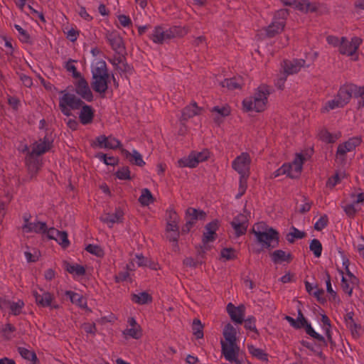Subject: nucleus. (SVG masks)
<instances>
[{"label": "nucleus", "mask_w": 364, "mask_h": 364, "mask_svg": "<svg viewBox=\"0 0 364 364\" xmlns=\"http://www.w3.org/2000/svg\"><path fill=\"white\" fill-rule=\"evenodd\" d=\"M270 92L267 85H261L257 89L254 97L245 99L242 102L243 108L246 112H262L265 109L267 97Z\"/></svg>", "instance_id": "obj_1"}, {"label": "nucleus", "mask_w": 364, "mask_h": 364, "mask_svg": "<svg viewBox=\"0 0 364 364\" xmlns=\"http://www.w3.org/2000/svg\"><path fill=\"white\" fill-rule=\"evenodd\" d=\"M251 232L256 237V242L264 248H274L279 245V234L272 228L261 230L259 225L257 226V228L254 226Z\"/></svg>", "instance_id": "obj_2"}, {"label": "nucleus", "mask_w": 364, "mask_h": 364, "mask_svg": "<svg viewBox=\"0 0 364 364\" xmlns=\"http://www.w3.org/2000/svg\"><path fill=\"white\" fill-rule=\"evenodd\" d=\"M188 31L189 29L188 28L179 26H173L164 31L161 26H158L155 27L150 38L155 43L162 44L167 40L176 37H183Z\"/></svg>", "instance_id": "obj_3"}, {"label": "nucleus", "mask_w": 364, "mask_h": 364, "mask_svg": "<svg viewBox=\"0 0 364 364\" xmlns=\"http://www.w3.org/2000/svg\"><path fill=\"white\" fill-rule=\"evenodd\" d=\"M305 158L301 154H296L291 164H284L275 171L272 178H277L281 175L287 174L291 178H296L299 176Z\"/></svg>", "instance_id": "obj_4"}, {"label": "nucleus", "mask_w": 364, "mask_h": 364, "mask_svg": "<svg viewBox=\"0 0 364 364\" xmlns=\"http://www.w3.org/2000/svg\"><path fill=\"white\" fill-rule=\"evenodd\" d=\"M205 232L203 233L202 242L203 247H200L198 250L199 255H203L206 250L209 249V247L206 245L209 242H213L216 237V230L218 229V221L215 220L208 223L205 227Z\"/></svg>", "instance_id": "obj_5"}, {"label": "nucleus", "mask_w": 364, "mask_h": 364, "mask_svg": "<svg viewBox=\"0 0 364 364\" xmlns=\"http://www.w3.org/2000/svg\"><path fill=\"white\" fill-rule=\"evenodd\" d=\"M209 157L208 151L200 152H192L186 158L181 159L178 161L180 167H196L200 162L204 161Z\"/></svg>", "instance_id": "obj_6"}, {"label": "nucleus", "mask_w": 364, "mask_h": 364, "mask_svg": "<svg viewBox=\"0 0 364 364\" xmlns=\"http://www.w3.org/2000/svg\"><path fill=\"white\" fill-rule=\"evenodd\" d=\"M282 2L289 6H294L298 10L304 12H316L318 9L320 4L318 3H311L308 0H281Z\"/></svg>", "instance_id": "obj_7"}, {"label": "nucleus", "mask_w": 364, "mask_h": 364, "mask_svg": "<svg viewBox=\"0 0 364 364\" xmlns=\"http://www.w3.org/2000/svg\"><path fill=\"white\" fill-rule=\"evenodd\" d=\"M33 295L35 297L36 302L42 307H50L51 309H58L59 305L55 304L54 296L50 293L40 289L39 291H33Z\"/></svg>", "instance_id": "obj_8"}, {"label": "nucleus", "mask_w": 364, "mask_h": 364, "mask_svg": "<svg viewBox=\"0 0 364 364\" xmlns=\"http://www.w3.org/2000/svg\"><path fill=\"white\" fill-rule=\"evenodd\" d=\"M361 43L362 39L358 37L352 38L350 42H348L346 37H342L339 52L342 55H353L356 53Z\"/></svg>", "instance_id": "obj_9"}, {"label": "nucleus", "mask_w": 364, "mask_h": 364, "mask_svg": "<svg viewBox=\"0 0 364 364\" xmlns=\"http://www.w3.org/2000/svg\"><path fill=\"white\" fill-rule=\"evenodd\" d=\"M288 11L285 9H281L277 12V16L281 17L282 19L278 21H273L266 28V34L269 38L274 37L276 34L282 31L285 26L284 18L287 16Z\"/></svg>", "instance_id": "obj_10"}, {"label": "nucleus", "mask_w": 364, "mask_h": 364, "mask_svg": "<svg viewBox=\"0 0 364 364\" xmlns=\"http://www.w3.org/2000/svg\"><path fill=\"white\" fill-rule=\"evenodd\" d=\"M251 159L249 154L243 152L232 162V168L238 172L240 175L250 174V165Z\"/></svg>", "instance_id": "obj_11"}, {"label": "nucleus", "mask_w": 364, "mask_h": 364, "mask_svg": "<svg viewBox=\"0 0 364 364\" xmlns=\"http://www.w3.org/2000/svg\"><path fill=\"white\" fill-rule=\"evenodd\" d=\"M222 354L225 358L230 362L239 361L238 355L240 352V348L237 345V343H226L225 341H221Z\"/></svg>", "instance_id": "obj_12"}, {"label": "nucleus", "mask_w": 364, "mask_h": 364, "mask_svg": "<svg viewBox=\"0 0 364 364\" xmlns=\"http://www.w3.org/2000/svg\"><path fill=\"white\" fill-rule=\"evenodd\" d=\"M105 38L116 53L118 54L123 53L125 50V46L122 38L117 31H107Z\"/></svg>", "instance_id": "obj_13"}, {"label": "nucleus", "mask_w": 364, "mask_h": 364, "mask_svg": "<svg viewBox=\"0 0 364 364\" xmlns=\"http://www.w3.org/2000/svg\"><path fill=\"white\" fill-rule=\"evenodd\" d=\"M52 143L53 140L48 135H46L43 139H40L38 141L33 144L30 155L33 156L43 154L50 149L52 147Z\"/></svg>", "instance_id": "obj_14"}, {"label": "nucleus", "mask_w": 364, "mask_h": 364, "mask_svg": "<svg viewBox=\"0 0 364 364\" xmlns=\"http://www.w3.org/2000/svg\"><path fill=\"white\" fill-rule=\"evenodd\" d=\"M75 92L87 102H91L93 100V95L90 89L88 83L82 77H80L75 84Z\"/></svg>", "instance_id": "obj_15"}, {"label": "nucleus", "mask_w": 364, "mask_h": 364, "mask_svg": "<svg viewBox=\"0 0 364 364\" xmlns=\"http://www.w3.org/2000/svg\"><path fill=\"white\" fill-rule=\"evenodd\" d=\"M226 309L232 321L240 324L243 323L245 309L244 305L236 307L232 303H229Z\"/></svg>", "instance_id": "obj_16"}, {"label": "nucleus", "mask_w": 364, "mask_h": 364, "mask_svg": "<svg viewBox=\"0 0 364 364\" xmlns=\"http://www.w3.org/2000/svg\"><path fill=\"white\" fill-rule=\"evenodd\" d=\"M305 63L304 59L286 60L283 61L282 65L284 72L289 75L297 73L302 67H304Z\"/></svg>", "instance_id": "obj_17"}, {"label": "nucleus", "mask_w": 364, "mask_h": 364, "mask_svg": "<svg viewBox=\"0 0 364 364\" xmlns=\"http://www.w3.org/2000/svg\"><path fill=\"white\" fill-rule=\"evenodd\" d=\"M60 93H63V95L60 97L59 101L68 106L72 109H77L85 103L74 94L68 93L65 91H61Z\"/></svg>", "instance_id": "obj_18"}, {"label": "nucleus", "mask_w": 364, "mask_h": 364, "mask_svg": "<svg viewBox=\"0 0 364 364\" xmlns=\"http://www.w3.org/2000/svg\"><path fill=\"white\" fill-rule=\"evenodd\" d=\"M109 82V76H99L95 78H92L91 82V86L95 92L100 93L102 95V97H104L105 92L108 90Z\"/></svg>", "instance_id": "obj_19"}, {"label": "nucleus", "mask_w": 364, "mask_h": 364, "mask_svg": "<svg viewBox=\"0 0 364 364\" xmlns=\"http://www.w3.org/2000/svg\"><path fill=\"white\" fill-rule=\"evenodd\" d=\"M231 225L235 230L237 237L245 235L247 228V220L246 216L242 214H240L233 218L231 222Z\"/></svg>", "instance_id": "obj_20"}, {"label": "nucleus", "mask_w": 364, "mask_h": 364, "mask_svg": "<svg viewBox=\"0 0 364 364\" xmlns=\"http://www.w3.org/2000/svg\"><path fill=\"white\" fill-rule=\"evenodd\" d=\"M124 213L120 208H117L113 213H107L100 217L101 221L112 227L114 223H122Z\"/></svg>", "instance_id": "obj_21"}, {"label": "nucleus", "mask_w": 364, "mask_h": 364, "mask_svg": "<svg viewBox=\"0 0 364 364\" xmlns=\"http://www.w3.org/2000/svg\"><path fill=\"white\" fill-rule=\"evenodd\" d=\"M270 257L272 261L274 264H280L284 262L289 263L293 259V257L290 252H286L282 250H277L272 252L270 254Z\"/></svg>", "instance_id": "obj_22"}, {"label": "nucleus", "mask_w": 364, "mask_h": 364, "mask_svg": "<svg viewBox=\"0 0 364 364\" xmlns=\"http://www.w3.org/2000/svg\"><path fill=\"white\" fill-rule=\"evenodd\" d=\"M53 233L58 235L57 242L62 246L63 248H67L70 245V242L68 238V233L65 231H60L54 228H51L47 231L48 237H53Z\"/></svg>", "instance_id": "obj_23"}, {"label": "nucleus", "mask_w": 364, "mask_h": 364, "mask_svg": "<svg viewBox=\"0 0 364 364\" xmlns=\"http://www.w3.org/2000/svg\"><path fill=\"white\" fill-rule=\"evenodd\" d=\"M201 108L198 107L196 102H193L186 106L182 111L181 121H187L188 119L200 114Z\"/></svg>", "instance_id": "obj_24"}, {"label": "nucleus", "mask_w": 364, "mask_h": 364, "mask_svg": "<svg viewBox=\"0 0 364 364\" xmlns=\"http://www.w3.org/2000/svg\"><path fill=\"white\" fill-rule=\"evenodd\" d=\"M81 107L82 109L79 114L80 122L82 124H90L94 117V112L92 107L84 103Z\"/></svg>", "instance_id": "obj_25"}, {"label": "nucleus", "mask_w": 364, "mask_h": 364, "mask_svg": "<svg viewBox=\"0 0 364 364\" xmlns=\"http://www.w3.org/2000/svg\"><path fill=\"white\" fill-rule=\"evenodd\" d=\"M63 266L65 271L75 276H84L85 274V268L77 264H71L66 260L63 262Z\"/></svg>", "instance_id": "obj_26"}, {"label": "nucleus", "mask_w": 364, "mask_h": 364, "mask_svg": "<svg viewBox=\"0 0 364 364\" xmlns=\"http://www.w3.org/2000/svg\"><path fill=\"white\" fill-rule=\"evenodd\" d=\"M22 229L26 232H46L48 231L46 223L44 222L31 223V224H24Z\"/></svg>", "instance_id": "obj_27"}, {"label": "nucleus", "mask_w": 364, "mask_h": 364, "mask_svg": "<svg viewBox=\"0 0 364 364\" xmlns=\"http://www.w3.org/2000/svg\"><path fill=\"white\" fill-rule=\"evenodd\" d=\"M243 85V80L241 77H235L229 79H225L220 82V85L222 87H227L228 90H231L235 89H240Z\"/></svg>", "instance_id": "obj_28"}, {"label": "nucleus", "mask_w": 364, "mask_h": 364, "mask_svg": "<svg viewBox=\"0 0 364 364\" xmlns=\"http://www.w3.org/2000/svg\"><path fill=\"white\" fill-rule=\"evenodd\" d=\"M65 294L69 296L70 301L73 304H75L79 306L80 308L85 309L88 311H91L90 309L87 306V301L86 299L84 298L82 295H80L77 293L73 292L72 291H67Z\"/></svg>", "instance_id": "obj_29"}, {"label": "nucleus", "mask_w": 364, "mask_h": 364, "mask_svg": "<svg viewBox=\"0 0 364 364\" xmlns=\"http://www.w3.org/2000/svg\"><path fill=\"white\" fill-rule=\"evenodd\" d=\"M92 78H95L99 76H109L105 62L103 60L97 62L96 65L92 70Z\"/></svg>", "instance_id": "obj_30"}, {"label": "nucleus", "mask_w": 364, "mask_h": 364, "mask_svg": "<svg viewBox=\"0 0 364 364\" xmlns=\"http://www.w3.org/2000/svg\"><path fill=\"white\" fill-rule=\"evenodd\" d=\"M223 336L226 343H236V331L232 324L228 323L223 330Z\"/></svg>", "instance_id": "obj_31"}, {"label": "nucleus", "mask_w": 364, "mask_h": 364, "mask_svg": "<svg viewBox=\"0 0 364 364\" xmlns=\"http://www.w3.org/2000/svg\"><path fill=\"white\" fill-rule=\"evenodd\" d=\"M336 97L341 101V102L344 103L345 105H347L351 99L350 85L346 84L341 86L336 95Z\"/></svg>", "instance_id": "obj_32"}, {"label": "nucleus", "mask_w": 364, "mask_h": 364, "mask_svg": "<svg viewBox=\"0 0 364 364\" xmlns=\"http://www.w3.org/2000/svg\"><path fill=\"white\" fill-rule=\"evenodd\" d=\"M132 300L138 304L143 305L151 303L152 301V297L148 293L143 291L138 294H132Z\"/></svg>", "instance_id": "obj_33"}, {"label": "nucleus", "mask_w": 364, "mask_h": 364, "mask_svg": "<svg viewBox=\"0 0 364 364\" xmlns=\"http://www.w3.org/2000/svg\"><path fill=\"white\" fill-rule=\"evenodd\" d=\"M247 348H248L250 353L252 356H254L262 361H265V362L268 361V355L262 349L257 348L255 347L253 345H248Z\"/></svg>", "instance_id": "obj_34"}, {"label": "nucleus", "mask_w": 364, "mask_h": 364, "mask_svg": "<svg viewBox=\"0 0 364 364\" xmlns=\"http://www.w3.org/2000/svg\"><path fill=\"white\" fill-rule=\"evenodd\" d=\"M139 202L143 206H147L154 202L155 199L151 191L148 188H144L141 191V195L139 198Z\"/></svg>", "instance_id": "obj_35"}, {"label": "nucleus", "mask_w": 364, "mask_h": 364, "mask_svg": "<svg viewBox=\"0 0 364 364\" xmlns=\"http://www.w3.org/2000/svg\"><path fill=\"white\" fill-rule=\"evenodd\" d=\"M18 352L22 358L31 361L33 364H36L38 360L36 353L26 348L18 347Z\"/></svg>", "instance_id": "obj_36"}, {"label": "nucleus", "mask_w": 364, "mask_h": 364, "mask_svg": "<svg viewBox=\"0 0 364 364\" xmlns=\"http://www.w3.org/2000/svg\"><path fill=\"white\" fill-rule=\"evenodd\" d=\"M186 215L187 217L193 218V219L196 220H205L206 213L202 210H198L194 208H188L186 210Z\"/></svg>", "instance_id": "obj_37"}, {"label": "nucleus", "mask_w": 364, "mask_h": 364, "mask_svg": "<svg viewBox=\"0 0 364 364\" xmlns=\"http://www.w3.org/2000/svg\"><path fill=\"white\" fill-rule=\"evenodd\" d=\"M192 330L193 334L197 339L203 338V326L199 319L195 318L193 321Z\"/></svg>", "instance_id": "obj_38"}, {"label": "nucleus", "mask_w": 364, "mask_h": 364, "mask_svg": "<svg viewBox=\"0 0 364 364\" xmlns=\"http://www.w3.org/2000/svg\"><path fill=\"white\" fill-rule=\"evenodd\" d=\"M304 327H305L306 333L308 335H309L311 337L314 338V339L321 342L323 346H327V343H326V341L325 340L324 337L323 336L318 334L317 332H316L310 323H308Z\"/></svg>", "instance_id": "obj_39"}, {"label": "nucleus", "mask_w": 364, "mask_h": 364, "mask_svg": "<svg viewBox=\"0 0 364 364\" xmlns=\"http://www.w3.org/2000/svg\"><path fill=\"white\" fill-rule=\"evenodd\" d=\"M309 249L316 257H319L322 252V245L317 239H313L310 242Z\"/></svg>", "instance_id": "obj_40"}, {"label": "nucleus", "mask_w": 364, "mask_h": 364, "mask_svg": "<svg viewBox=\"0 0 364 364\" xmlns=\"http://www.w3.org/2000/svg\"><path fill=\"white\" fill-rule=\"evenodd\" d=\"M129 162L138 166H144L145 161L143 160L141 155L136 150H133L132 156L129 159Z\"/></svg>", "instance_id": "obj_41"}, {"label": "nucleus", "mask_w": 364, "mask_h": 364, "mask_svg": "<svg viewBox=\"0 0 364 364\" xmlns=\"http://www.w3.org/2000/svg\"><path fill=\"white\" fill-rule=\"evenodd\" d=\"M85 250L89 253L94 255L98 257H102L105 255L102 248L97 245L90 244L85 247Z\"/></svg>", "instance_id": "obj_42"}, {"label": "nucleus", "mask_w": 364, "mask_h": 364, "mask_svg": "<svg viewBox=\"0 0 364 364\" xmlns=\"http://www.w3.org/2000/svg\"><path fill=\"white\" fill-rule=\"evenodd\" d=\"M166 238L170 241L174 242L173 250L176 251L178 249V240L180 236L179 230L166 232Z\"/></svg>", "instance_id": "obj_43"}, {"label": "nucleus", "mask_w": 364, "mask_h": 364, "mask_svg": "<svg viewBox=\"0 0 364 364\" xmlns=\"http://www.w3.org/2000/svg\"><path fill=\"white\" fill-rule=\"evenodd\" d=\"M349 85L351 97H354L355 98H362L363 97H364V85L362 87H359L355 84L350 83Z\"/></svg>", "instance_id": "obj_44"}, {"label": "nucleus", "mask_w": 364, "mask_h": 364, "mask_svg": "<svg viewBox=\"0 0 364 364\" xmlns=\"http://www.w3.org/2000/svg\"><path fill=\"white\" fill-rule=\"evenodd\" d=\"M361 141L362 140L360 137H353L344 143V147H346V149L351 151L355 149L356 146H359Z\"/></svg>", "instance_id": "obj_45"}, {"label": "nucleus", "mask_w": 364, "mask_h": 364, "mask_svg": "<svg viewBox=\"0 0 364 364\" xmlns=\"http://www.w3.org/2000/svg\"><path fill=\"white\" fill-rule=\"evenodd\" d=\"M124 335H128L130 337L139 339L141 337V327L139 326H137L136 327H132L130 328H127L124 331Z\"/></svg>", "instance_id": "obj_46"}, {"label": "nucleus", "mask_w": 364, "mask_h": 364, "mask_svg": "<svg viewBox=\"0 0 364 364\" xmlns=\"http://www.w3.org/2000/svg\"><path fill=\"white\" fill-rule=\"evenodd\" d=\"M116 176L120 180H129L131 179L130 171L128 166H123L120 168L116 173Z\"/></svg>", "instance_id": "obj_47"}, {"label": "nucleus", "mask_w": 364, "mask_h": 364, "mask_svg": "<svg viewBox=\"0 0 364 364\" xmlns=\"http://www.w3.org/2000/svg\"><path fill=\"white\" fill-rule=\"evenodd\" d=\"M221 257L226 260L235 259L237 256L235 255V250L233 248H223L220 252Z\"/></svg>", "instance_id": "obj_48"}, {"label": "nucleus", "mask_w": 364, "mask_h": 364, "mask_svg": "<svg viewBox=\"0 0 364 364\" xmlns=\"http://www.w3.org/2000/svg\"><path fill=\"white\" fill-rule=\"evenodd\" d=\"M249 174L240 175L239 193L236 196L237 198H240L245 193L247 188V178Z\"/></svg>", "instance_id": "obj_49"}, {"label": "nucleus", "mask_w": 364, "mask_h": 364, "mask_svg": "<svg viewBox=\"0 0 364 364\" xmlns=\"http://www.w3.org/2000/svg\"><path fill=\"white\" fill-rule=\"evenodd\" d=\"M345 106L344 103L341 102V101L336 96L335 98L332 100L328 101L326 103L325 109H333L338 107H343Z\"/></svg>", "instance_id": "obj_50"}, {"label": "nucleus", "mask_w": 364, "mask_h": 364, "mask_svg": "<svg viewBox=\"0 0 364 364\" xmlns=\"http://www.w3.org/2000/svg\"><path fill=\"white\" fill-rule=\"evenodd\" d=\"M24 306V303L23 301L19 300L17 302H12L10 304V310L11 313L15 315H19L21 312V309Z\"/></svg>", "instance_id": "obj_51"}, {"label": "nucleus", "mask_w": 364, "mask_h": 364, "mask_svg": "<svg viewBox=\"0 0 364 364\" xmlns=\"http://www.w3.org/2000/svg\"><path fill=\"white\" fill-rule=\"evenodd\" d=\"M99 158L100 159H102L104 163L107 165H110V166H115V165H117L118 163H119V159L118 158H116V157H114V156H109L107 157L106 154H100L99 155Z\"/></svg>", "instance_id": "obj_52"}, {"label": "nucleus", "mask_w": 364, "mask_h": 364, "mask_svg": "<svg viewBox=\"0 0 364 364\" xmlns=\"http://www.w3.org/2000/svg\"><path fill=\"white\" fill-rule=\"evenodd\" d=\"M328 223V218L326 215H323L321 216L318 220L314 225V229L321 231L324 228H326Z\"/></svg>", "instance_id": "obj_53"}, {"label": "nucleus", "mask_w": 364, "mask_h": 364, "mask_svg": "<svg viewBox=\"0 0 364 364\" xmlns=\"http://www.w3.org/2000/svg\"><path fill=\"white\" fill-rule=\"evenodd\" d=\"M348 151H349V150L346 149L344 144H340L337 149L336 161L341 163L343 162L346 160L345 154Z\"/></svg>", "instance_id": "obj_54"}, {"label": "nucleus", "mask_w": 364, "mask_h": 364, "mask_svg": "<svg viewBox=\"0 0 364 364\" xmlns=\"http://www.w3.org/2000/svg\"><path fill=\"white\" fill-rule=\"evenodd\" d=\"M318 136L321 140L327 143H333L336 140L333 135L327 130H321L318 134Z\"/></svg>", "instance_id": "obj_55"}, {"label": "nucleus", "mask_w": 364, "mask_h": 364, "mask_svg": "<svg viewBox=\"0 0 364 364\" xmlns=\"http://www.w3.org/2000/svg\"><path fill=\"white\" fill-rule=\"evenodd\" d=\"M121 146V142L112 136H107V145H105L106 149H115Z\"/></svg>", "instance_id": "obj_56"}, {"label": "nucleus", "mask_w": 364, "mask_h": 364, "mask_svg": "<svg viewBox=\"0 0 364 364\" xmlns=\"http://www.w3.org/2000/svg\"><path fill=\"white\" fill-rule=\"evenodd\" d=\"M74 60L70 59L65 65V68L68 71L73 73V76L75 78H80L82 77L81 74L77 72L76 67L72 64Z\"/></svg>", "instance_id": "obj_57"}, {"label": "nucleus", "mask_w": 364, "mask_h": 364, "mask_svg": "<svg viewBox=\"0 0 364 364\" xmlns=\"http://www.w3.org/2000/svg\"><path fill=\"white\" fill-rule=\"evenodd\" d=\"M211 112H215L218 114H220L221 117H225L228 116L230 114V109L228 106H224L222 107L216 106V107H214L211 109Z\"/></svg>", "instance_id": "obj_58"}, {"label": "nucleus", "mask_w": 364, "mask_h": 364, "mask_svg": "<svg viewBox=\"0 0 364 364\" xmlns=\"http://www.w3.org/2000/svg\"><path fill=\"white\" fill-rule=\"evenodd\" d=\"M245 321V328L247 329H250V331H254L257 334L259 333L256 326H255V318L252 316L247 318Z\"/></svg>", "instance_id": "obj_59"}, {"label": "nucleus", "mask_w": 364, "mask_h": 364, "mask_svg": "<svg viewBox=\"0 0 364 364\" xmlns=\"http://www.w3.org/2000/svg\"><path fill=\"white\" fill-rule=\"evenodd\" d=\"M341 287L342 290L348 296L352 295L353 287L350 285L348 281L343 276L342 277Z\"/></svg>", "instance_id": "obj_60"}, {"label": "nucleus", "mask_w": 364, "mask_h": 364, "mask_svg": "<svg viewBox=\"0 0 364 364\" xmlns=\"http://www.w3.org/2000/svg\"><path fill=\"white\" fill-rule=\"evenodd\" d=\"M326 291L328 294H330L331 295V296L333 297V299L336 300V299L337 297V294H336V292L331 287V276L328 272H326Z\"/></svg>", "instance_id": "obj_61"}, {"label": "nucleus", "mask_w": 364, "mask_h": 364, "mask_svg": "<svg viewBox=\"0 0 364 364\" xmlns=\"http://www.w3.org/2000/svg\"><path fill=\"white\" fill-rule=\"evenodd\" d=\"M15 28L18 31L21 37L20 39L21 41L28 43L30 39L29 34L25 31L23 28H22L19 25L16 24L14 26Z\"/></svg>", "instance_id": "obj_62"}, {"label": "nucleus", "mask_w": 364, "mask_h": 364, "mask_svg": "<svg viewBox=\"0 0 364 364\" xmlns=\"http://www.w3.org/2000/svg\"><path fill=\"white\" fill-rule=\"evenodd\" d=\"M28 169L31 171H37L40 167V163L38 160L33 159V156L30 155V158L27 162Z\"/></svg>", "instance_id": "obj_63"}, {"label": "nucleus", "mask_w": 364, "mask_h": 364, "mask_svg": "<svg viewBox=\"0 0 364 364\" xmlns=\"http://www.w3.org/2000/svg\"><path fill=\"white\" fill-rule=\"evenodd\" d=\"M287 75H288L284 72L283 73H281L280 75L279 76V77L277 78L275 85L279 89H280V90L284 89V83L287 80Z\"/></svg>", "instance_id": "obj_64"}]
</instances>
